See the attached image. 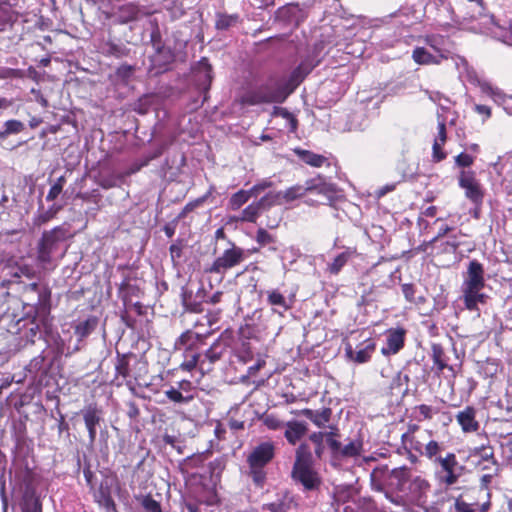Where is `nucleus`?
I'll return each instance as SVG.
<instances>
[{
  "label": "nucleus",
  "instance_id": "nucleus-52",
  "mask_svg": "<svg viewBox=\"0 0 512 512\" xmlns=\"http://www.w3.org/2000/svg\"><path fill=\"white\" fill-rule=\"evenodd\" d=\"M193 337L194 333H192L191 331H186L182 333L178 340L176 341V347L180 349L181 346L190 345V342L193 339Z\"/></svg>",
  "mask_w": 512,
  "mask_h": 512
},
{
  "label": "nucleus",
  "instance_id": "nucleus-7",
  "mask_svg": "<svg viewBox=\"0 0 512 512\" xmlns=\"http://www.w3.org/2000/svg\"><path fill=\"white\" fill-rule=\"evenodd\" d=\"M308 191L306 183L304 185L296 184L284 191L268 193L271 205H283L304 197Z\"/></svg>",
  "mask_w": 512,
  "mask_h": 512
},
{
  "label": "nucleus",
  "instance_id": "nucleus-20",
  "mask_svg": "<svg viewBox=\"0 0 512 512\" xmlns=\"http://www.w3.org/2000/svg\"><path fill=\"white\" fill-rule=\"evenodd\" d=\"M146 13L133 3L125 4L119 8L118 18L121 23L134 21Z\"/></svg>",
  "mask_w": 512,
  "mask_h": 512
},
{
  "label": "nucleus",
  "instance_id": "nucleus-47",
  "mask_svg": "<svg viewBox=\"0 0 512 512\" xmlns=\"http://www.w3.org/2000/svg\"><path fill=\"white\" fill-rule=\"evenodd\" d=\"M264 424L271 430H278L285 428L286 423L282 422L274 415H268L264 418Z\"/></svg>",
  "mask_w": 512,
  "mask_h": 512
},
{
  "label": "nucleus",
  "instance_id": "nucleus-22",
  "mask_svg": "<svg viewBox=\"0 0 512 512\" xmlns=\"http://www.w3.org/2000/svg\"><path fill=\"white\" fill-rule=\"evenodd\" d=\"M429 489V482L420 476H416L415 478H413L409 485L410 493L412 497L417 501L425 497Z\"/></svg>",
  "mask_w": 512,
  "mask_h": 512
},
{
  "label": "nucleus",
  "instance_id": "nucleus-35",
  "mask_svg": "<svg viewBox=\"0 0 512 512\" xmlns=\"http://www.w3.org/2000/svg\"><path fill=\"white\" fill-rule=\"evenodd\" d=\"M480 506L476 503H467L462 497L456 498L454 503L455 512H477Z\"/></svg>",
  "mask_w": 512,
  "mask_h": 512
},
{
  "label": "nucleus",
  "instance_id": "nucleus-30",
  "mask_svg": "<svg viewBox=\"0 0 512 512\" xmlns=\"http://www.w3.org/2000/svg\"><path fill=\"white\" fill-rule=\"evenodd\" d=\"M25 129L24 123L19 120H8L4 124V130L0 132V140L5 139L8 135L18 134Z\"/></svg>",
  "mask_w": 512,
  "mask_h": 512
},
{
  "label": "nucleus",
  "instance_id": "nucleus-25",
  "mask_svg": "<svg viewBox=\"0 0 512 512\" xmlns=\"http://www.w3.org/2000/svg\"><path fill=\"white\" fill-rule=\"evenodd\" d=\"M61 209V205L53 204L47 210H40L33 219L34 226L40 227L48 221L52 220L56 217L59 211H61Z\"/></svg>",
  "mask_w": 512,
  "mask_h": 512
},
{
  "label": "nucleus",
  "instance_id": "nucleus-6",
  "mask_svg": "<svg viewBox=\"0 0 512 512\" xmlns=\"http://www.w3.org/2000/svg\"><path fill=\"white\" fill-rule=\"evenodd\" d=\"M459 185L465 190V196L473 203L477 205L482 203L484 194L473 172L462 171Z\"/></svg>",
  "mask_w": 512,
  "mask_h": 512
},
{
  "label": "nucleus",
  "instance_id": "nucleus-16",
  "mask_svg": "<svg viewBox=\"0 0 512 512\" xmlns=\"http://www.w3.org/2000/svg\"><path fill=\"white\" fill-rule=\"evenodd\" d=\"M267 302L273 308V312L283 316L284 312L291 308V303L277 289L267 291Z\"/></svg>",
  "mask_w": 512,
  "mask_h": 512
},
{
  "label": "nucleus",
  "instance_id": "nucleus-53",
  "mask_svg": "<svg viewBox=\"0 0 512 512\" xmlns=\"http://www.w3.org/2000/svg\"><path fill=\"white\" fill-rule=\"evenodd\" d=\"M270 186H272V182L263 181L254 185L251 189H249V192L252 197H257L262 191Z\"/></svg>",
  "mask_w": 512,
  "mask_h": 512
},
{
  "label": "nucleus",
  "instance_id": "nucleus-43",
  "mask_svg": "<svg viewBox=\"0 0 512 512\" xmlns=\"http://www.w3.org/2000/svg\"><path fill=\"white\" fill-rule=\"evenodd\" d=\"M237 21V16L232 15H219L216 21L217 29H227L234 25Z\"/></svg>",
  "mask_w": 512,
  "mask_h": 512
},
{
  "label": "nucleus",
  "instance_id": "nucleus-59",
  "mask_svg": "<svg viewBox=\"0 0 512 512\" xmlns=\"http://www.w3.org/2000/svg\"><path fill=\"white\" fill-rule=\"evenodd\" d=\"M402 292L409 302H414L415 288L412 284H403Z\"/></svg>",
  "mask_w": 512,
  "mask_h": 512
},
{
  "label": "nucleus",
  "instance_id": "nucleus-36",
  "mask_svg": "<svg viewBox=\"0 0 512 512\" xmlns=\"http://www.w3.org/2000/svg\"><path fill=\"white\" fill-rule=\"evenodd\" d=\"M415 409L419 413V417H418L419 421L431 420L434 417V415L439 412V409L432 407L430 405H426V404H421V405L417 406Z\"/></svg>",
  "mask_w": 512,
  "mask_h": 512
},
{
  "label": "nucleus",
  "instance_id": "nucleus-37",
  "mask_svg": "<svg viewBox=\"0 0 512 512\" xmlns=\"http://www.w3.org/2000/svg\"><path fill=\"white\" fill-rule=\"evenodd\" d=\"M66 180L64 176L59 177L55 183L51 186L47 196V201L55 200L62 192Z\"/></svg>",
  "mask_w": 512,
  "mask_h": 512
},
{
  "label": "nucleus",
  "instance_id": "nucleus-61",
  "mask_svg": "<svg viewBox=\"0 0 512 512\" xmlns=\"http://www.w3.org/2000/svg\"><path fill=\"white\" fill-rule=\"evenodd\" d=\"M267 512H286L285 506L282 503H271L263 507Z\"/></svg>",
  "mask_w": 512,
  "mask_h": 512
},
{
  "label": "nucleus",
  "instance_id": "nucleus-38",
  "mask_svg": "<svg viewBox=\"0 0 512 512\" xmlns=\"http://www.w3.org/2000/svg\"><path fill=\"white\" fill-rule=\"evenodd\" d=\"M442 451V446L435 440H429L425 444V449L423 451V456L432 460L435 456H437Z\"/></svg>",
  "mask_w": 512,
  "mask_h": 512
},
{
  "label": "nucleus",
  "instance_id": "nucleus-64",
  "mask_svg": "<svg viewBox=\"0 0 512 512\" xmlns=\"http://www.w3.org/2000/svg\"><path fill=\"white\" fill-rule=\"evenodd\" d=\"M127 407H128L127 415L131 419H135L136 417H138L140 411H139V408L137 407V405L134 402H129L127 404Z\"/></svg>",
  "mask_w": 512,
  "mask_h": 512
},
{
  "label": "nucleus",
  "instance_id": "nucleus-32",
  "mask_svg": "<svg viewBox=\"0 0 512 512\" xmlns=\"http://www.w3.org/2000/svg\"><path fill=\"white\" fill-rule=\"evenodd\" d=\"M362 443L358 440L350 441L342 446L339 457H356L361 453Z\"/></svg>",
  "mask_w": 512,
  "mask_h": 512
},
{
  "label": "nucleus",
  "instance_id": "nucleus-45",
  "mask_svg": "<svg viewBox=\"0 0 512 512\" xmlns=\"http://www.w3.org/2000/svg\"><path fill=\"white\" fill-rule=\"evenodd\" d=\"M165 395L173 402L176 403H187L191 400L190 397H184L180 391L171 388L165 392Z\"/></svg>",
  "mask_w": 512,
  "mask_h": 512
},
{
  "label": "nucleus",
  "instance_id": "nucleus-46",
  "mask_svg": "<svg viewBox=\"0 0 512 512\" xmlns=\"http://www.w3.org/2000/svg\"><path fill=\"white\" fill-rule=\"evenodd\" d=\"M256 241L261 245L265 246L267 244L274 242V237L269 234L265 229L260 228L256 233Z\"/></svg>",
  "mask_w": 512,
  "mask_h": 512
},
{
  "label": "nucleus",
  "instance_id": "nucleus-44",
  "mask_svg": "<svg viewBox=\"0 0 512 512\" xmlns=\"http://www.w3.org/2000/svg\"><path fill=\"white\" fill-rule=\"evenodd\" d=\"M115 369L117 375H120L123 378L129 375V363L125 355L118 358Z\"/></svg>",
  "mask_w": 512,
  "mask_h": 512
},
{
  "label": "nucleus",
  "instance_id": "nucleus-55",
  "mask_svg": "<svg viewBox=\"0 0 512 512\" xmlns=\"http://www.w3.org/2000/svg\"><path fill=\"white\" fill-rule=\"evenodd\" d=\"M23 512H42L41 504L37 499H31L25 503Z\"/></svg>",
  "mask_w": 512,
  "mask_h": 512
},
{
  "label": "nucleus",
  "instance_id": "nucleus-4",
  "mask_svg": "<svg viewBox=\"0 0 512 512\" xmlns=\"http://www.w3.org/2000/svg\"><path fill=\"white\" fill-rule=\"evenodd\" d=\"M68 230L63 226H57L43 233L39 243L38 257L42 262H49L52 253L57 249L59 242L65 240Z\"/></svg>",
  "mask_w": 512,
  "mask_h": 512
},
{
  "label": "nucleus",
  "instance_id": "nucleus-8",
  "mask_svg": "<svg viewBox=\"0 0 512 512\" xmlns=\"http://www.w3.org/2000/svg\"><path fill=\"white\" fill-rule=\"evenodd\" d=\"M445 475L440 478V481L447 485L451 486L458 481L459 474L456 473V468L458 466L457 458L454 453H448L445 457H438L435 459Z\"/></svg>",
  "mask_w": 512,
  "mask_h": 512
},
{
  "label": "nucleus",
  "instance_id": "nucleus-41",
  "mask_svg": "<svg viewBox=\"0 0 512 512\" xmlns=\"http://www.w3.org/2000/svg\"><path fill=\"white\" fill-rule=\"evenodd\" d=\"M185 361L181 364V369L185 371H192L198 364L200 355L198 353L186 354Z\"/></svg>",
  "mask_w": 512,
  "mask_h": 512
},
{
  "label": "nucleus",
  "instance_id": "nucleus-50",
  "mask_svg": "<svg viewBox=\"0 0 512 512\" xmlns=\"http://www.w3.org/2000/svg\"><path fill=\"white\" fill-rule=\"evenodd\" d=\"M250 474L253 478L255 484L261 486L265 479V473L263 471V467H250Z\"/></svg>",
  "mask_w": 512,
  "mask_h": 512
},
{
  "label": "nucleus",
  "instance_id": "nucleus-27",
  "mask_svg": "<svg viewBox=\"0 0 512 512\" xmlns=\"http://www.w3.org/2000/svg\"><path fill=\"white\" fill-rule=\"evenodd\" d=\"M491 34L499 41L508 45H512V24H509L508 27L493 24V27L491 28Z\"/></svg>",
  "mask_w": 512,
  "mask_h": 512
},
{
  "label": "nucleus",
  "instance_id": "nucleus-9",
  "mask_svg": "<svg viewBox=\"0 0 512 512\" xmlns=\"http://www.w3.org/2000/svg\"><path fill=\"white\" fill-rule=\"evenodd\" d=\"M375 342L372 339H366L354 350L351 344H346L345 353L349 359L357 363H365L370 360L375 351Z\"/></svg>",
  "mask_w": 512,
  "mask_h": 512
},
{
  "label": "nucleus",
  "instance_id": "nucleus-58",
  "mask_svg": "<svg viewBox=\"0 0 512 512\" xmlns=\"http://www.w3.org/2000/svg\"><path fill=\"white\" fill-rule=\"evenodd\" d=\"M170 254L173 261L176 259L181 258L182 256V250H183V244L182 242H176L170 246Z\"/></svg>",
  "mask_w": 512,
  "mask_h": 512
},
{
  "label": "nucleus",
  "instance_id": "nucleus-21",
  "mask_svg": "<svg viewBox=\"0 0 512 512\" xmlns=\"http://www.w3.org/2000/svg\"><path fill=\"white\" fill-rule=\"evenodd\" d=\"M302 414L311 420L317 427H324L331 418L332 411L330 408H323L320 411L304 409Z\"/></svg>",
  "mask_w": 512,
  "mask_h": 512
},
{
  "label": "nucleus",
  "instance_id": "nucleus-13",
  "mask_svg": "<svg viewBox=\"0 0 512 512\" xmlns=\"http://www.w3.org/2000/svg\"><path fill=\"white\" fill-rule=\"evenodd\" d=\"M306 190L308 193L323 195L327 200H332L336 193L334 185L324 182L321 177L307 180Z\"/></svg>",
  "mask_w": 512,
  "mask_h": 512
},
{
  "label": "nucleus",
  "instance_id": "nucleus-19",
  "mask_svg": "<svg viewBox=\"0 0 512 512\" xmlns=\"http://www.w3.org/2000/svg\"><path fill=\"white\" fill-rule=\"evenodd\" d=\"M85 426L89 433L90 442L96 439V426L100 423V415L96 408L88 407L83 411Z\"/></svg>",
  "mask_w": 512,
  "mask_h": 512
},
{
  "label": "nucleus",
  "instance_id": "nucleus-1",
  "mask_svg": "<svg viewBox=\"0 0 512 512\" xmlns=\"http://www.w3.org/2000/svg\"><path fill=\"white\" fill-rule=\"evenodd\" d=\"M484 275L483 265L477 260H471L461 286L463 303L470 311H477L478 305L485 304L488 298L482 291L485 287Z\"/></svg>",
  "mask_w": 512,
  "mask_h": 512
},
{
  "label": "nucleus",
  "instance_id": "nucleus-2",
  "mask_svg": "<svg viewBox=\"0 0 512 512\" xmlns=\"http://www.w3.org/2000/svg\"><path fill=\"white\" fill-rule=\"evenodd\" d=\"M312 455L307 444H301L296 450V460L294 463L292 476L300 482L305 489L312 490L319 484L317 474L311 467Z\"/></svg>",
  "mask_w": 512,
  "mask_h": 512
},
{
  "label": "nucleus",
  "instance_id": "nucleus-34",
  "mask_svg": "<svg viewBox=\"0 0 512 512\" xmlns=\"http://www.w3.org/2000/svg\"><path fill=\"white\" fill-rule=\"evenodd\" d=\"M337 436H338V434H337L336 429H335V431H330V432L325 433L326 442H327L328 446L330 447L334 457H339V454H340V451L342 448L340 441H338L336 439Z\"/></svg>",
  "mask_w": 512,
  "mask_h": 512
},
{
  "label": "nucleus",
  "instance_id": "nucleus-24",
  "mask_svg": "<svg viewBox=\"0 0 512 512\" xmlns=\"http://www.w3.org/2000/svg\"><path fill=\"white\" fill-rule=\"evenodd\" d=\"M356 255V250L347 248L345 251L337 255L333 262L329 264L328 270L332 274H338L340 270L346 265L348 260Z\"/></svg>",
  "mask_w": 512,
  "mask_h": 512
},
{
  "label": "nucleus",
  "instance_id": "nucleus-62",
  "mask_svg": "<svg viewBox=\"0 0 512 512\" xmlns=\"http://www.w3.org/2000/svg\"><path fill=\"white\" fill-rule=\"evenodd\" d=\"M481 90L491 96L499 95V91L491 86L488 82L480 83Z\"/></svg>",
  "mask_w": 512,
  "mask_h": 512
},
{
  "label": "nucleus",
  "instance_id": "nucleus-51",
  "mask_svg": "<svg viewBox=\"0 0 512 512\" xmlns=\"http://www.w3.org/2000/svg\"><path fill=\"white\" fill-rule=\"evenodd\" d=\"M440 40H441V37H436L433 35L426 36L424 39L425 43L427 45H429L435 52L438 53L437 55H439L441 53L446 54V52L439 47Z\"/></svg>",
  "mask_w": 512,
  "mask_h": 512
},
{
  "label": "nucleus",
  "instance_id": "nucleus-12",
  "mask_svg": "<svg viewBox=\"0 0 512 512\" xmlns=\"http://www.w3.org/2000/svg\"><path fill=\"white\" fill-rule=\"evenodd\" d=\"M404 337L405 331L403 329L389 330L386 339V346L381 349L382 354H396L404 345Z\"/></svg>",
  "mask_w": 512,
  "mask_h": 512
},
{
  "label": "nucleus",
  "instance_id": "nucleus-11",
  "mask_svg": "<svg viewBox=\"0 0 512 512\" xmlns=\"http://www.w3.org/2000/svg\"><path fill=\"white\" fill-rule=\"evenodd\" d=\"M270 206L272 205L270 204V197L267 194L258 202L251 203L244 210H242L241 215L237 218V220L254 223L260 215L261 210Z\"/></svg>",
  "mask_w": 512,
  "mask_h": 512
},
{
  "label": "nucleus",
  "instance_id": "nucleus-60",
  "mask_svg": "<svg viewBox=\"0 0 512 512\" xmlns=\"http://www.w3.org/2000/svg\"><path fill=\"white\" fill-rule=\"evenodd\" d=\"M392 475L399 481L405 482L408 479V469L405 467L394 469Z\"/></svg>",
  "mask_w": 512,
  "mask_h": 512
},
{
  "label": "nucleus",
  "instance_id": "nucleus-31",
  "mask_svg": "<svg viewBox=\"0 0 512 512\" xmlns=\"http://www.w3.org/2000/svg\"><path fill=\"white\" fill-rule=\"evenodd\" d=\"M432 359L439 371H443L447 367V357L441 345H432Z\"/></svg>",
  "mask_w": 512,
  "mask_h": 512
},
{
  "label": "nucleus",
  "instance_id": "nucleus-29",
  "mask_svg": "<svg viewBox=\"0 0 512 512\" xmlns=\"http://www.w3.org/2000/svg\"><path fill=\"white\" fill-rule=\"evenodd\" d=\"M249 190H239L234 193L229 200V207L231 210H238L251 198Z\"/></svg>",
  "mask_w": 512,
  "mask_h": 512
},
{
  "label": "nucleus",
  "instance_id": "nucleus-10",
  "mask_svg": "<svg viewBox=\"0 0 512 512\" xmlns=\"http://www.w3.org/2000/svg\"><path fill=\"white\" fill-rule=\"evenodd\" d=\"M274 455V446L272 443L265 442L257 447L251 452L248 457V463L250 467H264Z\"/></svg>",
  "mask_w": 512,
  "mask_h": 512
},
{
  "label": "nucleus",
  "instance_id": "nucleus-18",
  "mask_svg": "<svg viewBox=\"0 0 512 512\" xmlns=\"http://www.w3.org/2000/svg\"><path fill=\"white\" fill-rule=\"evenodd\" d=\"M456 419L464 432H474L479 428V424L475 420V410L472 407L460 411Z\"/></svg>",
  "mask_w": 512,
  "mask_h": 512
},
{
  "label": "nucleus",
  "instance_id": "nucleus-23",
  "mask_svg": "<svg viewBox=\"0 0 512 512\" xmlns=\"http://www.w3.org/2000/svg\"><path fill=\"white\" fill-rule=\"evenodd\" d=\"M498 473L488 472L484 475H482L480 480V493H484L486 497V501L481 504L479 507V512H488L490 509V492H489V484L491 483L494 476H496Z\"/></svg>",
  "mask_w": 512,
  "mask_h": 512
},
{
  "label": "nucleus",
  "instance_id": "nucleus-26",
  "mask_svg": "<svg viewBox=\"0 0 512 512\" xmlns=\"http://www.w3.org/2000/svg\"><path fill=\"white\" fill-rule=\"evenodd\" d=\"M424 437L411 435L409 433H405L402 435V442L406 447H409V449L414 450L418 452L419 454H423V451L425 449V444L423 442Z\"/></svg>",
  "mask_w": 512,
  "mask_h": 512
},
{
  "label": "nucleus",
  "instance_id": "nucleus-14",
  "mask_svg": "<svg viewBox=\"0 0 512 512\" xmlns=\"http://www.w3.org/2000/svg\"><path fill=\"white\" fill-rule=\"evenodd\" d=\"M447 58L448 56L445 53L433 55L424 47H416L412 52V59L419 65H439L442 60Z\"/></svg>",
  "mask_w": 512,
  "mask_h": 512
},
{
  "label": "nucleus",
  "instance_id": "nucleus-48",
  "mask_svg": "<svg viewBox=\"0 0 512 512\" xmlns=\"http://www.w3.org/2000/svg\"><path fill=\"white\" fill-rule=\"evenodd\" d=\"M197 72H198V74L203 75V77L205 78L206 81H208V82L211 81V75H210L211 67H210L207 59L203 58L198 63Z\"/></svg>",
  "mask_w": 512,
  "mask_h": 512
},
{
  "label": "nucleus",
  "instance_id": "nucleus-39",
  "mask_svg": "<svg viewBox=\"0 0 512 512\" xmlns=\"http://www.w3.org/2000/svg\"><path fill=\"white\" fill-rule=\"evenodd\" d=\"M312 70L310 64L301 63L293 72L292 80L298 84Z\"/></svg>",
  "mask_w": 512,
  "mask_h": 512
},
{
  "label": "nucleus",
  "instance_id": "nucleus-49",
  "mask_svg": "<svg viewBox=\"0 0 512 512\" xmlns=\"http://www.w3.org/2000/svg\"><path fill=\"white\" fill-rule=\"evenodd\" d=\"M218 342H215L206 352L205 357L211 362L214 363L221 357V351H218Z\"/></svg>",
  "mask_w": 512,
  "mask_h": 512
},
{
  "label": "nucleus",
  "instance_id": "nucleus-28",
  "mask_svg": "<svg viewBox=\"0 0 512 512\" xmlns=\"http://www.w3.org/2000/svg\"><path fill=\"white\" fill-rule=\"evenodd\" d=\"M296 153L302 159V161L313 167H321L327 161L324 156L307 150H296Z\"/></svg>",
  "mask_w": 512,
  "mask_h": 512
},
{
  "label": "nucleus",
  "instance_id": "nucleus-63",
  "mask_svg": "<svg viewBox=\"0 0 512 512\" xmlns=\"http://www.w3.org/2000/svg\"><path fill=\"white\" fill-rule=\"evenodd\" d=\"M441 144L444 145L446 141V126L443 121L438 123V136L437 138Z\"/></svg>",
  "mask_w": 512,
  "mask_h": 512
},
{
  "label": "nucleus",
  "instance_id": "nucleus-56",
  "mask_svg": "<svg viewBox=\"0 0 512 512\" xmlns=\"http://www.w3.org/2000/svg\"><path fill=\"white\" fill-rule=\"evenodd\" d=\"M456 163L462 167H468L473 163V157L466 153H461L455 158Z\"/></svg>",
  "mask_w": 512,
  "mask_h": 512
},
{
  "label": "nucleus",
  "instance_id": "nucleus-33",
  "mask_svg": "<svg viewBox=\"0 0 512 512\" xmlns=\"http://www.w3.org/2000/svg\"><path fill=\"white\" fill-rule=\"evenodd\" d=\"M97 320L96 318H89L81 323H79L75 328V333L80 338H84L88 336L96 327Z\"/></svg>",
  "mask_w": 512,
  "mask_h": 512
},
{
  "label": "nucleus",
  "instance_id": "nucleus-42",
  "mask_svg": "<svg viewBox=\"0 0 512 512\" xmlns=\"http://www.w3.org/2000/svg\"><path fill=\"white\" fill-rule=\"evenodd\" d=\"M310 440L316 445L315 453L320 458L323 453V440L325 438V433L323 432H315L310 435Z\"/></svg>",
  "mask_w": 512,
  "mask_h": 512
},
{
  "label": "nucleus",
  "instance_id": "nucleus-15",
  "mask_svg": "<svg viewBox=\"0 0 512 512\" xmlns=\"http://www.w3.org/2000/svg\"><path fill=\"white\" fill-rule=\"evenodd\" d=\"M470 458L475 459L474 461L488 462L493 470H499L498 463L494 457V449L490 445L482 444L479 447H475L470 451Z\"/></svg>",
  "mask_w": 512,
  "mask_h": 512
},
{
  "label": "nucleus",
  "instance_id": "nucleus-5",
  "mask_svg": "<svg viewBox=\"0 0 512 512\" xmlns=\"http://www.w3.org/2000/svg\"><path fill=\"white\" fill-rule=\"evenodd\" d=\"M244 260V251L242 248L231 244L219 257H217L212 265L206 270L210 273L222 274L231 269Z\"/></svg>",
  "mask_w": 512,
  "mask_h": 512
},
{
  "label": "nucleus",
  "instance_id": "nucleus-3",
  "mask_svg": "<svg viewBox=\"0 0 512 512\" xmlns=\"http://www.w3.org/2000/svg\"><path fill=\"white\" fill-rule=\"evenodd\" d=\"M276 82L248 90L241 98L243 104L281 103L292 92Z\"/></svg>",
  "mask_w": 512,
  "mask_h": 512
},
{
  "label": "nucleus",
  "instance_id": "nucleus-57",
  "mask_svg": "<svg viewBox=\"0 0 512 512\" xmlns=\"http://www.w3.org/2000/svg\"><path fill=\"white\" fill-rule=\"evenodd\" d=\"M442 146L438 139H435L433 144V157L436 161H441L445 158V153L442 151Z\"/></svg>",
  "mask_w": 512,
  "mask_h": 512
},
{
  "label": "nucleus",
  "instance_id": "nucleus-54",
  "mask_svg": "<svg viewBox=\"0 0 512 512\" xmlns=\"http://www.w3.org/2000/svg\"><path fill=\"white\" fill-rule=\"evenodd\" d=\"M386 498L393 504L397 505V506H400V507H403L404 509H407L409 504L407 502V500L401 496V495H396V496H393V495H390V494H386Z\"/></svg>",
  "mask_w": 512,
  "mask_h": 512
},
{
  "label": "nucleus",
  "instance_id": "nucleus-17",
  "mask_svg": "<svg viewBox=\"0 0 512 512\" xmlns=\"http://www.w3.org/2000/svg\"><path fill=\"white\" fill-rule=\"evenodd\" d=\"M307 432V426L303 422L289 421L285 424L284 436L287 441L295 445Z\"/></svg>",
  "mask_w": 512,
  "mask_h": 512
},
{
  "label": "nucleus",
  "instance_id": "nucleus-40",
  "mask_svg": "<svg viewBox=\"0 0 512 512\" xmlns=\"http://www.w3.org/2000/svg\"><path fill=\"white\" fill-rule=\"evenodd\" d=\"M141 504L147 512H162L160 503L149 495L143 497Z\"/></svg>",
  "mask_w": 512,
  "mask_h": 512
}]
</instances>
